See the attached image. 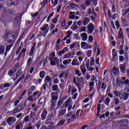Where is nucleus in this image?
Listing matches in <instances>:
<instances>
[{
  "mask_svg": "<svg viewBox=\"0 0 129 129\" xmlns=\"http://www.w3.org/2000/svg\"><path fill=\"white\" fill-rule=\"evenodd\" d=\"M26 93H27V89H25L24 90V91L22 92V93L20 95L21 97H22V96H23V95H25Z\"/></svg>",
  "mask_w": 129,
  "mask_h": 129,
  "instance_id": "58",
  "label": "nucleus"
},
{
  "mask_svg": "<svg viewBox=\"0 0 129 129\" xmlns=\"http://www.w3.org/2000/svg\"><path fill=\"white\" fill-rule=\"evenodd\" d=\"M119 67L120 70L122 73H125V69L126 67L125 66H123V64H120Z\"/></svg>",
  "mask_w": 129,
  "mask_h": 129,
  "instance_id": "13",
  "label": "nucleus"
},
{
  "mask_svg": "<svg viewBox=\"0 0 129 129\" xmlns=\"http://www.w3.org/2000/svg\"><path fill=\"white\" fill-rule=\"evenodd\" d=\"M91 65H92V66H93V65H94V58L93 57H91Z\"/></svg>",
  "mask_w": 129,
  "mask_h": 129,
  "instance_id": "55",
  "label": "nucleus"
},
{
  "mask_svg": "<svg viewBox=\"0 0 129 129\" xmlns=\"http://www.w3.org/2000/svg\"><path fill=\"white\" fill-rule=\"evenodd\" d=\"M48 27H49V25L48 24H45L44 25V26H43L41 28V31H46V30H47V28H48Z\"/></svg>",
  "mask_w": 129,
  "mask_h": 129,
  "instance_id": "37",
  "label": "nucleus"
},
{
  "mask_svg": "<svg viewBox=\"0 0 129 129\" xmlns=\"http://www.w3.org/2000/svg\"><path fill=\"white\" fill-rule=\"evenodd\" d=\"M92 13V10H91V8H90L88 12V15H91Z\"/></svg>",
  "mask_w": 129,
  "mask_h": 129,
  "instance_id": "63",
  "label": "nucleus"
},
{
  "mask_svg": "<svg viewBox=\"0 0 129 129\" xmlns=\"http://www.w3.org/2000/svg\"><path fill=\"white\" fill-rule=\"evenodd\" d=\"M24 121L25 122H28V121H30V116L29 115L26 116L24 119Z\"/></svg>",
  "mask_w": 129,
  "mask_h": 129,
  "instance_id": "35",
  "label": "nucleus"
},
{
  "mask_svg": "<svg viewBox=\"0 0 129 129\" xmlns=\"http://www.w3.org/2000/svg\"><path fill=\"white\" fill-rule=\"evenodd\" d=\"M66 113V110H60L58 111V114L60 115V116H63V114H65Z\"/></svg>",
  "mask_w": 129,
  "mask_h": 129,
  "instance_id": "21",
  "label": "nucleus"
},
{
  "mask_svg": "<svg viewBox=\"0 0 129 129\" xmlns=\"http://www.w3.org/2000/svg\"><path fill=\"white\" fill-rule=\"evenodd\" d=\"M124 60V57H123V56L121 55L119 56V61L120 62H123Z\"/></svg>",
  "mask_w": 129,
  "mask_h": 129,
  "instance_id": "51",
  "label": "nucleus"
},
{
  "mask_svg": "<svg viewBox=\"0 0 129 129\" xmlns=\"http://www.w3.org/2000/svg\"><path fill=\"white\" fill-rule=\"evenodd\" d=\"M91 54H92V51L91 50H89L87 52L88 57H91Z\"/></svg>",
  "mask_w": 129,
  "mask_h": 129,
  "instance_id": "48",
  "label": "nucleus"
},
{
  "mask_svg": "<svg viewBox=\"0 0 129 129\" xmlns=\"http://www.w3.org/2000/svg\"><path fill=\"white\" fill-rule=\"evenodd\" d=\"M75 73L76 74H77V75H78V76H79V77H80V76H81V74H80V73H79V70H76Z\"/></svg>",
  "mask_w": 129,
  "mask_h": 129,
  "instance_id": "50",
  "label": "nucleus"
},
{
  "mask_svg": "<svg viewBox=\"0 0 129 129\" xmlns=\"http://www.w3.org/2000/svg\"><path fill=\"white\" fill-rule=\"evenodd\" d=\"M51 56H52V57L49 58V59H55V58H56V57H55V52H52V53H51Z\"/></svg>",
  "mask_w": 129,
  "mask_h": 129,
  "instance_id": "53",
  "label": "nucleus"
},
{
  "mask_svg": "<svg viewBox=\"0 0 129 129\" xmlns=\"http://www.w3.org/2000/svg\"><path fill=\"white\" fill-rule=\"evenodd\" d=\"M52 81V78H50V76H47L45 77L44 80V82L45 83H50Z\"/></svg>",
  "mask_w": 129,
  "mask_h": 129,
  "instance_id": "14",
  "label": "nucleus"
},
{
  "mask_svg": "<svg viewBox=\"0 0 129 129\" xmlns=\"http://www.w3.org/2000/svg\"><path fill=\"white\" fill-rule=\"evenodd\" d=\"M34 50H35V44L32 47L29 53V56H33V54H34Z\"/></svg>",
  "mask_w": 129,
  "mask_h": 129,
  "instance_id": "23",
  "label": "nucleus"
},
{
  "mask_svg": "<svg viewBox=\"0 0 129 129\" xmlns=\"http://www.w3.org/2000/svg\"><path fill=\"white\" fill-rule=\"evenodd\" d=\"M116 56H117V53L116 52V51H115V49L114 48L112 49L113 61H114V60H115V57H116Z\"/></svg>",
  "mask_w": 129,
  "mask_h": 129,
  "instance_id": "15",
  "label": "nucleus"
},
{
  "mask_svg": "<svg viewBox=\"0 0 129 129\" xmlns=\"http://www.w3.org/2000/svg\"><path fill=\"white\" fill-rule=\"evenodd\" d=\"M64 122H65V120H61L60 121H59L57 124V125L58 126H60V125H63V124H64Z\"/></svg>",
  "mask_w": 129,
  "mask_h": 129,
  "instance_id": "32",
  "label": "nucleus"
},
{
  "mask_svg": "<svg viewBox=\"0 0 129 129\" xmlns=\"http://www.w3.org/2000/svg\"><path fill=\"white\" fill-rule=\"evenodd\" d=\"M124 84H125V85H129V81L128 79H127L126 81H124Z\"/></svg>",
  "mask_w": 129,
  "mask_h": 129,
  "instance_id": "64",
  "label": "nucleus"
},
{
  "mask_svg": "<svg viewBox=\"0 0 129 129\" xmlns=\"http://www.w3.org/2000/svg\"><path fill=\"white\" fill-rule=\"evenodd\" d=\"M10 86H11V85L9 83H6L5 84V85H4V88H7L8 87H10Z\"/></svg>",
  "mask_w": 129,
  "mask_h": 129,
  "instance_id": "42",
  "label": "nucleus"
},
{
  "mask_svg": "<svg viewBox=\"0 0 129 129\" xmlns=\"http://www.w3.org/2000/svg\"><path fill=\"white\" fill-rule=\"evenodd\" d=\"M58 92H52L50 94V97L51 98L50 100V102L51 103V109H54L56 106V103L57 102V101L58 100Z\"/></svg>",
  "mask_w": 129,
  "mask_h": 129,
  "instance_id": "1",
  "label": "nucleus"
},
{
  "mask_svg": "<svg viewBox=\"0 0 129 129\" xmlns=\"http://www.w3.org/2000/svg\"><path fill=\"white\" fill-rule=\"evenodd\" d=\"M12 34L9 31H6L4 35V39L6 41H7L8 43H12V39H11V38H12Z\"/></svg>",
  "mask_w": 129,
  "mask_h": 129,
  "instance_id": "3",
  "label": "nucleus"
},
{
  "mask_svg": "<svg viewBox=\"0 0 129 129\" xmlns=\"http://www.w3.org/2000/svg\"><path fill=\"white\" fill-rule=\"evenodd\" d=\"M53 15L54 12H52L51 14H50L47 18V22H49L50 21V19H51V18H52V17H53Z\"/></svg>",
  "mask_w": 129,
  "mask_h": 129,
  "instance_id": "36",
  "label": "nucleus"
},
{
  "mask_svg": "<svg viewBox=\"0 0 129 129\" xmlns=\"http://www.w3.org/2000/svg\"><path fill=\"white\" fill-rule=\"evenodd\" d=\"M72 65H73V66H79L80 65V63H79V61H78L77 58H76L73 60Z\"/></svg>",
  "mask_w": 129,
  "mask_h": 129,
  "instance_id": "9",
  "label": "nucleus"
},
{
  "mask_svg": "<svg viewBox=\"0 0 129 129\" xmlns=\"http://www.w3.org/2000/svg\"><path fill=\"white\" fill-rule=\"evenodd\" d=\"M54 84H58L59 83V80L57 78H55L53 80Z\"/></svg>",
  "mask_w": 129,
  "mask_h": 129,
  "instance_id": "49",
  "label": "nucleus"
},
{
  "mask_svg": "<svg viewBox=\"0 0 129 129\" xmlns=\"http://www.w3.org/2000/svg\"><path fill=\"white\" fill-rule=\"evenodd\" d=\"M21 74H23V72L21 70H19L18 72L16 74V77L19 78V76H21Z\"/></svg>",
  "mask_w": 129,
  "mask_h": 129,
  "instance_id": "26",
  "label": "nucleus"
},
{
  "mask_svg": "<svg viewBox=\"0 0 129 129\" xmlns=\"http://www.w3.org/2000/svg\"><path fill=\"white\" fill-rule=\"evenodd\" d=\"M47 114H48V111H43L41 114V120H44L46 119V116H47Z\"/></svg>",
  "mask_w": 129,
  "mask_h": 129,
  "instance_id": "8",
  "label": "nucleus"
},
{
  "mask_svg": "<svg viewBox=\"0 0 129 129\" xmlns=\"http://www.w3.org/2000/svg\"><path fill=\"white\" fill-rule=\"evenodd\" d=\"M89 86H90L89 92H91V91H92V89H93V87H94V82H90Z\"/></svg>",
  "mask_w": 129,
  "mask_h": 129,
  "instance_id": "18",
  "label": "nucleus"
},
{
  "mask_svg": "<svg viewBox=\"0 0 129 129\" xmlns=\"http://www.w3.org/2000/svg\"><path fill=\"white\" fill-rule=\"evenodd\" d=\"M18 108L19 109V110H21V109H24L25 108V106H24V105L21 104V105H19L18 107Z\"/></svg>",
  "mask_w": 129,
  "mask_h": 129,
  "instance_id": "44",
  "label": "nucleus"
},
{
  "mask_svg": "<svg viewBox=\"0 0 129 129\" xmlns=\"http://www.w3.org/2000/svg\"><path fill=\"white\" fill-rule=\"evenodd\" d=\"M119 103V99H118V98H116L115 99V105H116L118 104Z\"/></svg>",
  "mask_w": 129,
  "mask_h": 129,
  "instance_id": "59",
  "label": "nucleus"
},
{
  "mask_svg": "<svg viewBox=\"0 0 129 129\" xmlns=\"http://www.w3.org/2000/svg\"><path fill=\"white\" fill-rule=\"evenodd\" d=\"M8 75H10V76L12 77V76L14 75V71L11 70L10 71H9V72L8 73Z\"/></svg>",
  "mask_w": 129,
  "mask_h": 129,
  "instance_id": "47",
  "label": "nucleus"
},
{
  "mask_svg": "<svg viewBox=\"0 0 129 129\" xmlns=\"http://www.w3.org/2000/svg\"><path fill=\"white\" fill-rule=\"evenodd\" d=\"M5 54V46H0V55Z\"/></svg>",
  "mask_w": 129,
  "mask_h": 129,
  "instance_id": "22",
  "label": "nucleus"
},
{
  "mask_svg": "<svg viewBox=\"0 0 129 129\" xmlns=\"http://www.w3.org/2000/svg\"><path fill=\"white\" fill-rule=\"evenodd\" d=\"M72 59H68L63 60V64L64 65H67L68 64H70L71 63Z\"/></svg>",
  "mask_w": 129,
  "mask_h": 129,
  "instance_id": "20",
  "label": "nucleus"
},
{
  "mask_svg": "<svg viewBox=\"0 0 129 129\" xmlns=\"http://www.w3.org/2000/svg\"><path fill=\"white\" fill-rule=\"evenodd\" d=\"M21 126V127H23V123H19L18 124H17L16 126H15V128L16 129H21L20 127Z\"/></svg>",
  "mask_w": 129,
  "mask_h": 129,
  "instance_id": "27",
  "label": "nucleus"
},
{
  "mask_svg": "<svg viewBox=\"0 0 129 129\" xmlns=\"http://www.w3.org/2000/svg\"><path fill=\"white\" fill-rule=\"evenodd\" d=\"M87 44V43L85 42H82L81 43V46L82 48H84V47H85V46H86Z\"/></svg>",
  "mask_w": 129,
  "mask_h": 129,
  "instance_id": "46",
  "label": "nucleus"
},
{
  "mask_svg": "<svg viewBox=\"0 0 129 129\" xmlns=\"http://www.w3.org/2000/svg\"><path fill=\"white\" fill-rule=\"evenodd\" d=\"M57 22H58V16L57 17H55V18H53V21H52V23L53 24H56Z\"/></svg>",
  "mask_w": 129,
  "mask_h": 129,
  "instance_id": "40",
  "label": "nucleus"
},
{
  "mask_svg": "<svg viewBox=\"0 0 129 129\" xmlns=\"http://www.w3.org/2000/svg\"><path fill=\"white\" fill-rule=\"evenodd\" d=\"M62 54H65L64 50H61V51H59L58 53V56H59V57H61Z\"/></svg>",
  "mask_w": 129,
  "mask_h": 129,
  "instance_id": "43",
  "label": "nucleus"
},
{
  "mask_svg": "<svg viewBox=\"0 0 129 129\" xmlns=\"http://www.w3.org/2000/svg\"><path fill=\"white\" fill-rule=\"evenodd\" d=\"M26 51H27V49H26V48H23L22 49V51L20 52L19 55L17 58V61H19L21 57H25V55H26Z\"/></svg>",
  "mask_w": 129,
  "mask_h": 129,
  "instance_id": "7",
  "label": "nucleus"
},
{
  "mask_svg": "<svg viewBox=\"0 0 129 129\" xmlns=\"http://www.w3.org/2000/svg\"><path fill=\"white\" fill-rule=\"evenodd\" d=\"M97 1L98 0H90V2H91V3L93 2V5L96 6L97 5Z\"/></svg>",
  "mask_w": 129,
  "mask_h": 129,
  "instance_id": "45",
  "label": "nucleus"
},
{
  "mask_svg": "<svg viewBox=\"0 0 129 129\" xmlns=\"http://www.w3.org/2000/svg\"><path fill=\"white\" fill-rule=\"evenodd\" d=\"M36 88V87L35 86H32L30 88V90L28 91V92H30V91H33V90H35Z\"/></svg>",
  "mask_w": 129,
  "mask_h": 129,
  "instance_id": "52",
  "label": "nucleus"
},
{
  "mask_svg": "<svg viewBox=\"0 0 129 129\" xmlns=\"http://www.w3.org/2000/svg\"><path fill=\"white\" fill-rule=\"evenodd\" d=\"M62 103H63V99H60L58 103V104L57 105V108H59L60 107V106H61V105L62 104Z\"/></svg>",
  "mask_w": 129,
  "mask_h": 129,
  "instance_id": "29",
  "label": "nucleus"
},
{
  "mask_svg": "<svg viewBox=\"0 0 129 129\" xmlns=\"http://www.w3.org/2000/svg\"><path fill=\"white\" fill-rule=\"evenodd\" d=\"M101 88V89H103V90H105V89H106V84H105L104 82H103L102 83V86Z\"/></svg>",
  "mask_w": 129,
  "mask_h": 129,
  "instance_id": "30",
  "label": "nucleus"
},
{
  "mask_svg": "<svg viewBox=\"0 0 129 129\" xmlns=\"http://www.w3.org/2000/svg\"><path fill=\"white\" fill-rule=\"evenodd\" d=\"M72 55V54L71 53H67L64 55V58L66 59L67 58H71V56Z\"/></svg>",
  "mask_w": 129,
  "mask_h": 129,
  "instance_id": "38",
  "label": "nucleus"
},
{
  "mask_svg": "<svg viewBox=\"0 0 129 129\" xmlns=\"http://www.w3.org/2000/svg\"><path fill=\"white\" fill-rule=\"evenodd\" d=\"M86 27H82L81 28V31L82 32H86Z\"/></svg>",
  "mask_w": 129,
  "mask_h": 129,
  "instance_id": "57",
  "label": "nucleus"
},
{
  "mask_svg": "<svg viewBox=\"0 0 129 129\" xmlns=\"http://www.w3.org/2000/svg\"><path fill=\"white\" fill-rule=\"evenodd\" d=\"M54 119V115L53 113H50L47 117V119L46 120V124H50L49 127H50L51 129L54 128V122L52 121Z\"/></svg>",
  "mask_w": 129,
  "mask_h": 129,
  "instance_id": "2",
  "label": "nucleus"
},
{
  "mask_svg": "<svg viewBox=\"0 0 129 129\" xmlns=\"http://www.w3.org/2000/svg\"><path fill=\"white\" fill-rule=\"evenodd\" d=\"M7 122L10 123V122H12V117H9L7 118Z\"/></svg>",
  "mask_w": 129,
  "mask_h": 129,
  "instance_id": "62",
  "label": "nucleus"
},
{
  "mask_svg": "<svg viewBox=\"0 0 129 129\" xmlns=\"http://www.w3.org/2000/svg\"><path fill=\"white\" fill-rule=\"evenodd\" d=\"M13 46H14V43H12V44H10V45L7 46H6L7 52H9V51H10L11 50V48H12V47H13Z\"/></svg>",
  "mask_w": 129,
  "mask_h": 129,
  "instance_id": "24",
  "label": "nucleus"
},
{
  "mask_svg": "<svg viewBox=\"0 0 129 129\" xmlns=\"http://www.w3.org/2000/svg\"><path fill=\"white\" fill-rule=\"evenodd\" d=\"M72 27L73 28V30H77V28H78V26L76 24L73 25Z\"/></svg>",
  "mask_w": 129,
  "mask_h": 129,
  "instance_id": "60",
  "label": "nucleus"
},
{
  "mask_svg": "<svg viewBox=\"0 0 129 129\" xmlns=\"http://www.w3.org/2000/svg\"><path fill=\"white\" fill-rule=\"evenodd\" d=\"M2 22H3L4 25H7L8 23L10 22V21L9 20V19H4L3 20H2Z\"/></svg>",
  "mask_w": 129,
  "mask_h": 129,
  "instance_id": "34",
  "label": "nucleus"
},
{
  "mask_svg": "<svg viewBox=\"0 0 129 129\" xmlns=\"http://www.w3.org/2000/svg\"><path fill=\"white\" fill-rule=\"evenodd\" d=\"M90 22V19L89 18L86 17L84 19V20L83 21V24L84 26H87V25Z\"/></svg>",
  "mask_w": 129,
  "mask_h": 129,
  "instance_id": "12",
  "label": "nucleus"
},
{
  "mask_svg": "<svg viewBox=\"0 0 129 129\" xmlns=\"http://www.w3.org/2000/svg\"><path fill=\"white\" fill-rule=\"evenodd\" d=\"M7 4L10 7H11V6H17V4L14 2L13 0H8L7 2Z\"/></svg>",
  "mask_w": 129,
  "mask_h": 129,
  "instance_id": "16",
  "label": "nucleus"
},
{
  "mask_svg": "<svg viewBox=\"0 0 129 129\" xmlns=\"http://www.w3.org/2000/svg\"><path fill=\"white\" fill-rule=\"evenodd\" d=\"M82 71V73L83 74H85V73L86 72V68H84V69H82V70H81Z\"/></svg>",
  "mask_w": 129,
  "mask_h": 129,
  "instance_id": "61",
  "label": "nucleus"
},
{
  "mask_svg": "<svg viewBox=\"0 0 129 129\" xmlns=\"http://www.w3.org/2000/svg\"><path fill=\"white\" fill-rule=\"evenodd\" d=\"M101 106V105L100 104H98L97 105V109L98 110V113H99L100 112V110L101 109L100 108Z\"/></svg>",
  "mask_w": 129,
  "mask_h": 129,
  "instance_id": "39",
  "label": "nucleus"
},
{
  "mask_svg": "<svg viewBox=\"0 0 129 129\" xmlns=\"http://www.w3.org/2000/svg\"><path fill=\"white\" fill-rule=\"evenodd\" d=\"M16 121H17V119L15 117H12V121L11 122L12 123H15V122H16Z\"/></svg>",
  "mask_w": 129,
  "mask_h": 129,
  "instance_id": "54",
  "label": "nucleus"
},
{
  "mask_svg": "<svg viewBox=\"0 0 129 129\" xmlns=\"http://www.w3.org/2000/svg\"><path fill=\"white\" fill-rule=\"evenodd\" d=\"M9 64H10V58H7L6 59V60L5 61V63L3 66L4 68H7V67H8Z\"/></svg>",
  "mask_w": 129,
  "mask_h": 129,
  "instance_id": "17",
  "label": "nucleus"
},
{
  "mask_svg": "<svg viewBox=\"0 0 129 129\" xmlns=\"http://www.w3.org/2000/svg\"><path fill=\"white\" fill-rule=\"evenodd\" d=\"M111 74H114V75H118L119 74V69L118 68L113 67L111 71Z\"/></svg>",
  "mask_w": 129,
  "mask_h": 129,
  "instance_id": "6",
  "label": "nucleus"
},
{
  "mask_svg": "<svg viewBox=\"0 0 129 129\" xmlns=\"http://www.w3.org/2000/svg\"><path fill=\"white\" fill-rule=\"evenodd\" d=\"M129 93L125 92H123V94H121V96L124 100H127L128 98Z\"/></svg>",
  "mask_w": 129,
  "mask_h": 129,
  "instance_id": "10",
  "label": "nucleus"
},
{
  "mask_svg": "<svg viewBox=\"0 0 129 129\" xmlns=\"http://www.w3.org/2000/svg\"><path fill=\"white\" fill-rule=\"evenodd\" d=\"M31 62H32V58H29L27 60V67H30V64H31Z\"/></svg>",
  "mask_w": 129,
  "mask_h": 129,
  "instance_id": "33",
  "label": "nucleus"
},
{
  "mask_svg": "<svg viewBox=\"0 0 129 129\" xmlns=\"http://www.w3.org/2000/svg\"><path fill=\"white\" fill-rule=\"evenodd\" d=\"M109 102H110V99L108 97L106 98L105 101H104L105 104L108 105L109 104Z\"/></svg>",
  "mask_w": 129,
  "mask_h": 129,
  "instance_id": "25",
  "label": "nucleus"
},
{
  "mask_svg": "<svg viewBox=\"0 0 129 129\" xmlns=\"http://www.w3.org/2000/svg\"><path fill=\"white\" fill-rule=\"evenodd\" d=\"M94 30V25L92 23H90L88 25V34H91L93 33V31Z\"/></svg>",
  "mask_w": 129,
  "mask_h": 129,
  "instance_id": "5",
  "label": "nucleus"
},
{
  "mask_svg": "<svg viewBox=\"0 0 129 129\" xmlns=\"http://www.w3.org/2000/svg\"><path fill=\"white\" fill-rule=\"evenodd\" d=\"M57 89H58V85H54L52 86V90L53 91H56Z\"/></svg>",
  "mask_w": 129,
  "mask_h": 129,
  "instance_id": "28",
  "label": "nucleus"
},
{
  "mask_svg": "<svg viewBox=\"0 0 129 129\" xmlns=\"http://www.w3.org/2000/svg\"><path fill=\"white\" fill-rule=\"evenodd\" d=\"M45 75H46V73L43 71H41L39 73V76L40 78H44Z\"/></svg>",
  "mask_w": 129,
  "mask_h": 129,
  "instance_id": "19",
  "label": "nucleus"
},
{
  "mask_svg": "<svg viewBox=\"0 0 129 129\" xmlns=\"http://www.w3.org/2000/svg\"><path fill=\"white\" fill-rule=\"evenodd\" d=\"M122 30L121 29H120V30L119 31V38H122Z\"/></svg>",
  "mask_w": 129,
  "mask_h": 129,
  "instance_id": "41",
  "label": "nucleus"
},
{
  "mask_svg": "<svg viewBox=\"0 0 129 129\" xmlns=\"http://www.w3.org/2000/svg\"><path fill=\"white\" fill-rule=\"evenodd\" d=\"M81 37H82V41H86L87 40V34L86 33H81Z\"/></svg>",
  "mask_w": 129,
  "mask_h": 129,
  "instance_id": "11",
  "label": "nucleus"
},
{
  "mask_svg": "<svg viewBox=\"0 0 129 129\" xmlns=\"http://www.w3.org/2000/svg\"><path fill=\"white\" fill-rule=\"evenodd\" d=\"M50 61V65L52 66H59V58L55 57L54 58H49Z\"/></svg>",
  "mask_w": 129,
  "mask_h": 129,
  "instance_id": "4",
  "label": "nucleus"
},
{
  "mask_svg": "<svg viewBox=\"0 0 129 129\" xmlns=\"http://www.w3.org/2000/svg\"><path fill=\"white\" fill-rule=\"evenodd\" d=\"M24 77H25V75H22L21 76V77L19 78V79L18 80V82H20V81H21L22 80V79H23V78H24Z\"/></svg>",
  "mask_w": 129,
  "mask_h": 129,
  "instance_id": "56",
  "label": "nucleus"
},
{
  "mask_svg": "<svg viewBox=\"0 0 129 129\" xmlns=\"http://www.w3.org/2000/svg\"><path fill=\"white\" fill-rule=\"evenodd\" d=\"M36 115V113L31 111V113L30 114V118H34V117H35Z\"/></svg>",
  "mask_w": 129,
  "mask_h": 129,
  "instance_id": "31",
  "label": "nucleus"
}]
</instances>
